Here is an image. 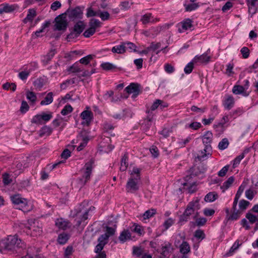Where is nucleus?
Instances as JSON below:
<instances>
[{
	"label": "nucleus",
	"mask_w": 258,
	"mask_h": 258,
	"mask_svg": "<svg viewBox=\"0 0 258 258\" xmlns=\"http://www.w3.org/2000/svg\"><path fill=\"white\" fill-rule=\"evenodd\" d=\"M249 204H250V203L248 201H246L245 200H241L239 201V210L236 209V211H238L239 212V214L237 218H239L240 215L242 214V212L244 211L247 209V208L249 205Z\"/></svg>",
	"instance_id": "b1692460"
},
{
	"label": "nucleus",
	"mask_w": 258,
	"mask_h": 258,
	"mask_svg": "<svg viewBox=\"0 0 258 258\" xmlns=\"http://www.w3.org/2000/svg\"><path fill=\"white\" fill-rule=\"evenodd\" d=\"M88 205L87 203L84 202L82 203L79 207L75 210L76 216H82L80 219L76 221V226H79L83 221H85L88 218V213L90 211L94 210L95 209L94 207H90L89 208H87L86 207Z\"/></svg>",
	"instance_id": "f03ea898"
},
{
	"label": "nucleus",
	"mask_w": 258,
	"mask_h": 258,
	"mask_svg": "<svg viewBox=\"0 0 258 258\" xmlns=\"http://www.w3.org/2000/svg\"><path fill=\"white\" fill-rule=\"evenodd\" d=\"M80 34H78L74 30L67 36V39L68 41H71L72 40L77 38Z\"/></svg>",
	"instance_id": "69168bd1"
},
{
	"label": "nucleus",
	"mask_w": 258,
	"mask_h": 258,
	"mask_svg": "<svg viewBox=\"0 0 258 258\" xmlns=\"http://www.w3.org/2000/svg\"><path fill=\"white\" fill-rule=\"evenodd\" d=\"M54 30L65 31L68 27L66 13L61 14L56 17L54 20Z\"/></svg>",
	"instance_id": "39448f33"
},
{
	"label": "nucleus",
	"mask_w": 258,
	"mask_h": 258,
	"mask_svg": "<svg viewBox=\"0 0 258 258\" xmlns=\"http://www.w3.org/2000/svg\"><path fill=\"white\" fill-rule=\"evenodd\" d=\"M85 23L83 21H79L74 25L73 30L80 35L85 29Z\"/></svg>",
	"instance_id": "393cba45"
},
{
	"label": "nucleus",
	"mask_w": 258,
	"mask_h": 258,
	"mask_svg": "<svg viewBox=\"0 0 258 258\" xmlns=\"http://www.w3.org/2000/svg\"><path fill=\"white\" fill-rule=\"evenodd\" d=\"M133 249V254L138 257L140 256L143 254V250L141 247L134 246Z\"/></svg>",
	"instance_id": "e2e57ef3"
},
{
	"label": "nucleus",
	"mask_w": 258,
	"mask_h": 258,
	"mask_svg": "<svg viewBox=\"0 0 258 258\" xmlns=\"http://www.w3.org/2000/svg\"><path fill=\"white\" fill-rule=\"evenodd\" d=\"M257 0H246V3L248 7V12L252 15L254 14L256 12L255 3Z\"/></svg>",
	"instance_id": "a878e982"
},
{
	"label": "nucleus",
	"mask_w": 258,
	"mask_h": 258,
	"mask_svg": "<svg viewBox=\"0 0 258 258\" xmlns=\"http://www.w3.org/2000/svg\"><path fill=\"white\" fill-rule=\"evenodd\" d=\"M83 7L77 6L74 9L69 8L67 11L66 15H68L69 19L72 21L77 19H81L83 17Z\"/></svg>",
	"instance_id": "423d86ee"
},
{
	"label": "nucleus",
	"mask_w": 258,
	"mask_h": 258,
	"mask_svg": "<svg viewBox=\"0 0 258 258\" xmlns=\"http://www.w3.org/2000/svg\"><path fill=\"white\" fill-rule=\"evenodd\" d=\"M156 213V210L155 209H151L146 211L142 215L144 220L148 219L153 217Z\"/></svg>",
	"instance_id": "58836bf2"
},
{
	"label": "nucleus",
	"mask_w": 258,
	"mask_h": 258,
	"mask_svg": "<svg viewBox=\"0 0 258 258\" xmlns=\"http://www.w3.org/2000/svg\"><path fill=\"white\" fill-rule=\"evenodd\" d=\"M53 94L52 92L48 93L44 100H42L40 102L41 105H48L51 103L53 101Z\"/></svg>",
	"instance_id": "f704fd0d"
},
{
	"label": "nucleus",
	"mask_w": 258,
	"mask_h": 258,
	"mask_svg": "<svg viewBox=\"0 0 258 258\" xmlns=\"http://www.w3.org/2000/svg\"><path fill=\"white\" fill-rule=\"evenodd\" d=\"M29 109V106L26 101H22L20 111L22 113H26Z\"/></svg>",
	"instance_id": "bf43d9fd"
},
{
	"label": "nucleus",
	"mask_w": 258,
	"mask_h": 258,
	"mask_svg": "<svg viewBox=\"0 0 258 258\" xmlns=\"http://www.w3.org/2000/svg\"><path fill=\"white\" fill-rule=\"evenodd\" d=\"M185 11L190 12L197 9L199 7V5L196 3H192L188 5H184Z\"/></svg>",
	"instance_id": "603ef678"
},
{
	"label": "nucleus",
	"mask_w": 258,
	"mask_h": 258,
	"mask_svg": "<svg viewBox=\"0 0 258 258\" xmlns=\"http://www.w3.org/2000/svg\"><path fill=\"white\" fill-rule=\"evenodd\" d=\"M27 99L32 102H35L36 100V96L35 93L31 91H27L26 93Z\"/></svg>",
	"instance_id": "13d9d810"
},
{
	"label": "nucleus",
	"mask_w": 258,
	"mask_h": 258,
	"mask_svg": "<svg viewBox=\"0 0 258 258\" xmlns=\"http://www.w3.org/2000/svg\"><path fill=\"white\" fill-rule=\"evenodd\" d=\"M199 215L198 212H196V215L193 216L194 219L196 220V225L198 226H204L206 223L207 222V219L205 218L202 217L200 218H197Z\"/></svg>",
	"instance_id": "473e14b6"
},
{
	"label": "nucleus",
	"mask_w": 258,
	"mask_h": 258,
	"mask_svg": "<svg viewBox=\"0 0 258 258\" xmlns=\"http://www.w3.org/2000/svg\"><path fill=\"white\" fill-rule=\"evenodd\" d=\"M111 51L113 53H116L118 54H123L125 51V46L123 45V42L119 45H116L112 48Z\"/></svg>",
	"instance_id": "7c9ffc66"
},
{
	"label": "nucleus",
	"mask_w": 258,
	"mask_h": 258,
	"mask_svg": "<svg viewBox=\"0 0 258 258\" xmlns=\"http://www.w3.org/2000/svg\"><path fill=\"white\" fill-rule=\"evenodd\" d=\"M192 21L190 19H187L181 22L182 30H187L192 27Z\"/></svg>",
	"instance_id": "e433bc0d"
},
{
	"label": "nucleus",
	"mask_w": 258,
	"mask_h": 258,
	"mask_svg": "<svg viewBox=\"0 0 258 258\" xmlns=\"http://www.w3.org/2000/svg\"><path fill=\"white\" fill-rule=\"evenodd\" d=\"M191 110L196 113L202 114L207 110V107H198L195 105H192L190 108Z\"/></svg>",
	"instance_id": "a18cd8bd"
},
{
	"label": "nucleus",
	"mask_w": 258,
	"mask_h": 258,
	"mask_svg": "<svg viewBox=\"0 0 258 258\" xmlns=\"http://www.w3.org/2000/svg\"><path fill=\"white\" fill-rule=\"evenodd\" d=\"M73 111V107L71 105L68 104L66 105L61 110V114L63 115H66L71 113Z\"/></svg>",
	"instance_id": "5fc2aeb1"
},
{
	"label": "nucleus",
	"mask_w": 258,
	"mask_h": 258,
	"mask_svg": "<svg viewBox=\"0 0 258 258\" xmlns=\"http://www.w3.org/2000/svg\"><path fill=\"white\" fill-rule=\"evenodd\" d=\"M200 208L199 200L197 199L195 201L190 202L187 205L184 212L179 217L178 223L180 225L187 222L190 219V217L192 215H195L196 212Z\"/></svg>",
	"instance_id": "f257e3e1"
},
{
	"label": "nucleus",
	"mask_w": 258,
	"mask_h": 258,
	"mask_svg": "<svg viewBox=\"0 0 258 258\" xmlns=\"http://www.w3.org/2000/svg\"><path fill=\"white\" fill-rule=\"evenodd\" d=\"M234 99L231 95H226L223 101V106L227 110L231 109L234 105Z\"/></svg>",
	"instance_id": "dca6fc26"
},
{
	"label": "nucleus",
	"mask_w": 258,
	"mask_h": 258,
	"mask_svg": "<svg viewBox=\"0 0 258 258\" xmlns=\"http://www.w3.org/2000/svg\"><path fill=\"white\" fill-rule=\"evenodd\" d=\"M240 52L242 55L243 58H247L249 55V49L247 47H243L241 50Z\"/></svg>",
	"instance_id": "774afa93"
},
{
	"label": "nucleus",
	"mask_w": 258,
	"mask_h": 258,
	"mask_svg": "<svg viewBox=\"0 0 258 258\" xmlns=\"http://www.w3.org/2000/svg\"><path fill=\"white\" fill-rule=\"evenodd\" d=\"M25 244L16 235L9 236L6 242L5 248L8 250H15L17 248H23Z\"/></svg>",
	"instance_id": "20e7f679"
},
{
	"label": "nucleus",
	"mask_w": 258,
	"mask_h": 258,
	"mask_svg": "<svg viewBox=\"0 0 258 258\" xmlns=\"http://www.w3.org/2000/svg\"><path fill=\"white\" fill-rule=\"evenodd\" d=\"M147 113L148 114L147 118H145L141 124V126L145 131L148 130L152 125L153 121V116L152 112L150 110H147Z\"/></svg>",
	"instance_id": "4468645a"
},
{
	"label": "nucleus",
	"mask_w": 258,
	"mask_h": 258,
	"mask_svg": "<svg viewBox=\"0 0 258 258\" xmlns=\"http://www.w3.org/2000/svg\"><path fill=\"white\" fill-rule=\"evenodd\" d=\"M123 45L125 46V51L128 50L130 51H135L136 46L132 42H123Z\"/></svg>",
	"instance_id": "09e8293b"
},
{
	"label": "nucleus",
	"mask_w": 258,
	"mask_h": 258,
	"mask_svg": "<svg viewBox=\"0 0 258 258\" xmlns=\"http://www.w3.org/2000/svg\"><path fill=\"white\" fill-rule=\"evenodd\" d=\"M101 68L105 71H111L116 68V67L110 62H103L101 64Z\"/></svg>",
	"instance_id": "c03bdc74"
},
{
	"label": "nucleus",
	"mask_w": 258,
	"mask_h": 258,
	"mask_svg": "<svg viewBox=\"0 0 258 258\" xmlns=\"http://www.w3.org/2000/svg\"><path fill=\"white\" fill-rule=\"evenodd\" d=\"M195 63V61L192 60L190 62L187 64L184 69V71L185 74H188L192 72L194 69V64Z\"/></svg>",
	"instance_id": "8fccbe9b"
},
{
	"label": "nucleus",
	"mask_w": 258,
	"mask_h": 258,
	"mask_svg": "<svg viewBox=\"0 0 258 258\" xmlns=\"http://www.w3.org/2000/svg\"><path fill=\"white\" fill-rule=\"evenodd\" d=\"M95 32L96 31H95V29H94L93 28H91L89 26V28L85 31L83 35L85 37L89 38L92 36L95 33Z\"/></svg>",
	"instance_id": "6e6d98bb"
},
{
	"label": "nucleus",
	"mask_w": 258,
	"mask_h": 258,
	"mask_svg": "<svg viewBox=\"0 0 258 258\" xmlns=\"http://www.w3.org/2000/svg\"><path fill=\"white\" fill-rule=\"evenodd\" d=\"M36 15V11L34 9H29L26 17L23 20V23L26 24L28 22H32Z\"/></svg>",
	"instance_id": "4be33fe9"
},
{
	"label": "nucleus",
	"mask_w": 258,
	"mask_h": 258,
	"mask_svg": "<svg viewBox=\"0 0 258 258\" xmlns=\"http://www.w3.org/2000/svg\"><path fill=\"white\" fill-rule=\"evenodd\" d=\"M141 169L134 167L130 173L131 176L128 179H132L133 181H137L139 182L141 179Z\"/></svg>",
	"instance_id": "a211bd4d"
},
{
	"label": "nucleus",
	"mask_w": 258,
	"mask_h": 258,
	"mask_svg": "<svg viewBox=\"0 0 258 258\" xmlns=\"http://www.w3.org/2000/svg\"><path fill=\"white\" fill-rule=\"evenodd\" d=\"M56 225L59 228L66 229L67 228L70 227V223L61 219L56 222Z\"/></svg>",
	"instance_id": "37998d69"
},
{
	"label": "nucleus",
	"mask_w": 258,
	"mask_h": 258,
	"mask_svg": "<svg viewBox=\"0 0 258 258\" xmlns=\"http://www.w3.org/2000/svg\"><path fill=\"white\" fill-rule=\"evenodd\" d=\"M229 145V141L227 138H224L220 141L218 145V148L221 150L226 149Z\"/></svg>",
	"instance_id": "49530a36"
},
{
	"label": "nucleus",
	"mask_w": 258,
	"mask_h": 258,
	"mask_svg": "<svg viewBox=\"0 0 258 258\" xmlns=\"http://www.w3.org/2000/svg\"><path fill=\"white\" fill-rule=\"evenodd\" d=\"M213 134L211 132L207 131L203 137V143L205 145L204 151L208 152V154H211L212 147L211 143L212 140Z\"/></svg>",
	"instance_id": "1a4fd4ad"
},
{
	"label": "nucleus",
	"mask_w": 258,
	"mask_h": 258,
	"mask_svg": "<svg viewBox=\"0 0 258 258\" xmlns=\"http://www.w3.org/2000/svg\"><path fill=\"white\" fill-rule=\"evenodd\" d=\"M27 200L25 199H23L22 201L17 205L16 208L19 209V210H22L24 212H27L29 211V209L27 208Z\"/></svg>",
	"instance_id": "a19ab883"
},
{
	"label": "nucleus",
	"mask_w": 258,
	"mask_h": 258,
	"mask_svg": "<svg viewBox=\"0 0 258 258\" xmlns=\"http://www.w3.org/2000/svg\"><path fill=\"white\" fill-rule=\"evenodd\" d=\"M94 163V160L92 158L81 169L82 177L79 179V183L81 186H84L90 180Z\"/></svg>",
	"instance_id": "7ed1b4c3"
},
{
	"label": "nucleus",
	"mask_w": 258,
	"mask_h": 258,
	"mask_svg": "<svg viewBox=\"0 0 258 258\" xmlns=\"http://www.w3.org/2000/svg\"><path fill=\"white\" fill-rule=\"evenodd\" d=\"M125 90L128 94H132V97L136 98L141 92V87L138 83H132L125 88Z\"/></svg>",
	"instance_id": "9d476101"
},
{
	"label": "nucleus",
	"mask_w": 258,
	"mask_h": 258,
	"mask_svg": "<svg viewBox=\"0 0 258 258\" xmlns=\"http://www.w3.org/2000/svg\"><path fill=\"white\" fill-rule=\"evenodd\" d=\"M69 238V235L67 233L63 232L58 235L57 240L58 243H59L60 244L62 245L65 244L68 241Z\"/></svg>",
	"instance_id": "2f4dec72"
},
{
	"label": "nucleus",
	"mask_w": 258,
	"mask_h": 258,
	"mask_svg": "<svg viewBox=\"0 0 258 258\" xmlns=\"http://www.w3.org/2000/svg\"><path fill=\"white\" fill-rule=\"evenodd\" d=\"M152 18L153 17L151 13H147L142 16L141 21L142 22L143 24L146 25L150 22L153 23L156 21H159L158 19H153L152 21H151Z\"/></svg>",
	"instance_id": "5701e85b"
},
{
	"label": "nucleus",
	"mask_w": 258,
	"mask_h": 258,
	"mask_svg": "<svg viewBox=\"0 0 258 258\" xmlns=\"http://www.w3.org/2000/svg\"><path fill=\"white\" fill-rule=\"evenodd\" d=\"M234 68V64L233 63H229L226 66V74L229 76H232L234 72L233 71Z\"/></svg>",
	"instance_id": "052dcab7"
},
{
	"label": "nucleus",
	"mask_w": 258,
	"mask_h": 258,
	"mask_svg": "<svg viewBox=\"0 0 258 258\" xmlns=\"http://www.w3.org/2000/svg\"><path fill=\"white\" fill-rule=\"evenodd\" d=\"M194 236L197 238L199 239H201V240L203 239L205 237V234L204 231L200 229L197 230L195 231Z\"/></svg>",
	"instance_id": "0e129e2a"
},
{
	"label": "nucleus",
	"mask_w": 258,
	"mask_h": 258,
	"mask_svg": "<svg viewBox=\"0 0 258 258\" xmlns=\"http://www.w3.org/2000/svg\"><path fill=\"white\" fill-rule=\"evenodd\" d=\"M29 226L27 228L32 230L36 233V236L40 235L42 232V225L38 220L35 219H30L28 221Z\"/></svg>",
	"instance_id": "6e6552de"
},
{
	"label": "nucleus",
	"mask_w": 258,
	"mask_h": 258,
	"mask_svg": "<svg viewBox=\"0 0 258 258\" xmlns=\"http://www.w3.org/2000/svg\"><path fill=\"white\" fill-rule=\"evenodd\" d=\"M232 92L236 95L241 94L243 96H247L249 95L244 87L240 85H235L232 89Z\"/></svg>",
	"instance_id": "412c9836"
},
{
	"label": "nucleus",
	"mask_w": 258,
	"mask_h": 258,
	"mask_svg": "<svg viewBox=\"0 0 258 258\" xmlns=\"http://www.w3.org/2000/svg\"><path fill=\"white\" fill-rule=\"evenodd\" d=\"M56 53V49L51 48L46 55L42 56L41 61L43 64L46 65L48 64Z\"/></svg>",
	"instance_id": "2eb2a0df"
},
{
	"label": "nucleus",
	"mask_w": 258,
	"mask_h": 258,
	"mask_svg": "<svg viewBox=\"0 0 258 258\" xmlns=\"http://www.w3.org/2000/svg\"><path fill=\"white\" fill-rule=\"evenodd\" d=\"M170 248V244L168 243V244H166L165 246L162 247V251L161 252V258H163L166 257L167 254L169 253V249Z\"/></svg>",
	"instance_id": "3c124183"
},
{
	"label": "nucleus",
	"mask_w": 258,
	"mask_h": 258,
	"mask_svg": "<svg viewBox=\"0 0 258 258\" xmlns=\"http://www.w3.org/2000/svg\"><path fill=\"white\" fill-rule=\"evenodd\" d=\"M246 186V183L245 182H243L241 185L239 187L238 189L236 194L235 196V198L234 199V201L233 203V210L234 211V214H233L231 216H230L231 219H236L238 217V216L239 214V212L236 211V206L241 194H242L245 187Z\"/></svg>",
	"instance_id": "0eeeda50"
},
{
	"label": "nucleus",
	"mask_w": 258,
	"mask_h": 258,
	"mask_svg": "<svg viewBox=\"0 0 258 258\" xmlns=\"http://www.w3.org/2000/svg\"><path fill=\"white\" fill-rule=\"evenodd\" d=\"M190 251V246L187 242L183 241L180 245V252L185 254Z\"/></svg>",
	"instance_id": "c9c22d12"
},
{
	"label": "nucleus",
	"mask_w": 258,
	"mask_h": 258,
	"mask_svg": "<svg viewBox=\"0 0 258 258\" xmlns=\"http://www.w3.org/2000/svg\"><path fill=\"white\" fill-rule=\"evenodd\" d=\"M101 23L100 22V21L96 19H92L89 22V26L91 28H93L94 29H95V31L97 28L101 27Z\"/></svg>",
	"instance_id": "79ce46f5"
},
{
	"label": "nucleus",
	"mask_w": 258,
	"mask_h": 258,
	"mask_svg": "<svg viewBox=\"0 0 258 258\" xmlns=\"http://www.w3.org/2000/svg\"><path fill=\"white\" fill-rule=\"evenodd\" d=\"M114 126L112 124L108 122H104L103 124V128L105 132L109 133L111 136H114V134H112V130L114 129Z\"/></svg>",
	"instance_id": "de8ad7c7"
},
{
	"label": "nucleus",
	"mask_w": 258,
	"mask_h": 258,
	"mask_svg": "<svg viewBox=\"0 0 258 258\" xmlns=\"http://www.w3.org/2000/svg\"><path fill=\"white\" fill-rule=\"evenodd\" d=\"M108 236L106 234H102L98 238V244L95 248V252H99L103 249L104 246L108 243Z\"/></svg>",
	"instance_id": "9b49d317"
},
{
	"label": "nucleus",
	"mask_w": 258,
	"mask_h": 258,
	"mask_svg": "<svg viewBox=\"0 0 258 258\" xmlns=\"http://www.w3.org/2000/svg\"><path fill=\"white\" fill-rule=\"evenodd\" d=\"M138 184V181H133L132 179H128L126 185L127 192L131 193H135L136 192L139 188Z\"/></svg>",
	"instance_id": "f8f14e48"
},
{
	"label": "nucleus",
	"mask_w": 258,
	"mask_h": 258,
	"mask_svg": "<svg viewBox=\"0 0 258 258\" xmlns=\"http://www.w3.org/2000/svg\"><path fill=\"white\" fill-rule=\"evenodd\" d=\"M170 26V24H166L162 26H157L155 27H152L150 29L151 32L152 37H154L157 35L163 29H168Z\"/></svg>",
	"instance_id": "aec40b11"
},
{
	"label": "nucleus",
	"mask_w": 258,
	"mask_h": 258,
	"mask_svg": "<svg viewBox=\"0 0 258 258\" xmlns=\"http://www.w3.org/2000/svg\"><path fill=\"white\" fill-rule=\"evenodd\" d=\"M67 71L69 73H81L82 72V68L78 62H75L72 66L67 69Z\"/></svg>",
	"instance_id": "bb28decb"
},
{
	"label": "nucleus",
	"mask_w": 258,
	"mask_h": 258,
	"mask_svg": "<svg viewBox=\"0 0 258 258\" xmlns=\"http://www.w3.org/2000/svg\"><path fill=\"white\" fill-rule=\"evenodd\" d=\"M81 117L84 121L82 124L88 126L93 118V113L91 111L84 110L81 114Z\"/></svg>",
	"instance_id": "ddd939ff"
},
{
	"label": "nucleus",
	"mask_w": 258,
	"mask_h": 258,
	"mask_svg": "<svg viewBox=\"0 0 258 258\" xmlns=\"http://www.w3.org/2000/svg\"><path fill=\"white\" fill-rule=\"evenodd\" d=\"M52 132V130L50 127L45 125L40 130L39 136L40 137H43L45 135L49 136L51 134Z\"/></svg>",
	"instance_id": "4c0bfd02"
},
{
	"label": "nucleus",
	"mask_w": 258,
	"mask_h": 258,
	"mask_svg": "<svg viewBox=\"0 0 258 258\" xmlns=\"http://www.w3.org/2000/svg\"><path fill=\"white\" fill-rule=\"evenodd\" d=\"M128 157L127 154H124L121 160V166L120 170L122 171H124L126 170L128 166Z\"/></svg>",
	"instance_id": "72a5a7b5"
},
{
	"label": "nucleus",
	"mask_w": 258,
	"mask_h": 258,
	"mask_svg": "<svg viewBox=\"0 0 258 258\" xmlns=\"http://www.w3.org/2000/svg\"><path fill=\"white\" fill-rule=\"evenodd\" d=\"M119 7L121 10L125 11L130 9L131 4L128 1H123L120 3Z\"/></svg>",
	"instance_id": "864d4df0"
},
{
	"label": "nucleus",
	"mask_w": 258,
	"mask_h": 258,
	"mask_svg": "<svg viewBox=\"0 0 258 258\" xmlns=\"http://www.w3.org/2000/svg\"><path fill=\"white\" fill-rule=\"evenodd\" d=\"M210 57L208 56L207 54L204 53L201 55H196L193 58V61L195 63H207L210 61Z\"/></svg>",
	"instance_id": "6ab92c4d"
},
{
	"label": "nucleus",
	"mask_w": 258,
	"mask_h": 258,
	"mask_svg": "<svg viewBox=\"0 0 258 258\" xmlns=\"http://www.w3.org/2000/svg\"><path fill=\"white\" fill-rule=\"evenodd\" d=\"M23 198L20 197L19 195H15L11 197V200L12 203L17 206V205L20 203V202L22 201Z\"/></svg>",
	"instance_id": "680f3d73"
},
{
	"label": "nucleus",
	"mask_w": 258,
	"mask_h": 258,
	"mask_svg": "<svg viewBox=\"0 0 258 258\" xmlns=\"http://www.w3.org/2000/svg\"><path fill=\"white\" fill-rule=\"evenodd\" d=\"M174 222V220L172 218H168L163 223V226L165 228V230H167L170 226H171Z\"/></svg>",
	"instance_id": "338daca9"
},
{
	"label": "nucleus",
	"mask_w": 258,
	"mask_h": 258,
	"mask_svg": "<svg viewBox=\"0 0 258 258\" xmlns=\"http://www.w3.org/2000/svg\"><path fill=\"white\" fill-rule=\"evenodd\" d=\"M95 56L92 54H89L79 60L80 63L84 65H88L90 62L91 60H92Z\"/></svg>",
	"instance_id": "ea45409f"
},
{
	"label": "nucleus",
	"mask_w": 258,
	"mask_h": 258,
	"mask_svg": "<svg viewBox=\"0 0 258 258\" xmlns=\"http://www.w3.org/2000/svg\"><path fill=\"white\" fill-rule=\"evenodd\" d=\"M17 7H18L15 5H9L7 3L4 4L0 8V14H2L4 13H8L13 12Z\"/></svg>",
	"instance_id": "f3484780"
},
{
	"label": "nucleus",
	"mask_w": 258,
	"mask_h": 258,
	"mask_svg": "<svg viewBox=\"0 0 258 258\" xmlns=\"http://www.w3.org/2000/svg\"><path fill=\"white\" fill-rule=\"evenodd\" d=\"M218 198V195L216 192H210L205 197V201L207 202H212Z\"/></svg>",
	"instance_id": "c756f323"
},
{
	"label": "nucleus",
	"mask_w": 258,
	"mask_h": 258,
	"mask_svg": "<svg viewBox=\"0 0 258 258\" xmlns=\"http://www.w3.org/2000/svg\"><path fill=\"white\" fill-rule=\"evenodd\" d=\"M234 180V178L233 176H230L229 177L226 181H225L223 185L221 186L220 188L222 189V191L224 192L226 190H227L228 188H229L232 184L233 183Z\"/></svg>",
	"instance_id": "c85d7f7f"
},
{
	"label": "nucleus",
	"mask_w": 258,
	"mask_h": 258,
	"mask_svg": "<svg viewBox=\"0 0 258 258\" xmlns=\"http://www.w3.org/2000/svg\"><path fill=\"white\" fill-rule=\"evenodd\" d=\"M131 238V234L128 230H124L122 231L119 236V239L122 242H124L128 239Z\"/></svg>",
	"instance_id": "cd10ccee"
},
{
	"label": "nucleus",
	"mask_w": 258,
	"mask_h": 258,
	"mask_svg": "<svg viewBox=\"0 0 258 258\" xmlns=\"http://www.w3.org/2000/svg\"><path fill=\"white\" fill-rule=\"evenodd\" d=\"M3 87L5 90L11 89L13 91H15L16 89V85L15 83H10L7 82L3 85Z\"/></svg>",
	"instance_id": "4d7b16f0"
}]
</instances>
